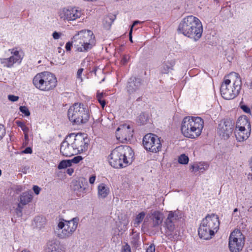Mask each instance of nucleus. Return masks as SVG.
Returning a JSON list of instances; mask_svg holds the SVG:
<instances>
[{
	"label": "nucleus",
	"instance_id": "obj_49",
	"mask_svg": "<svg viewBox=\"0 0 252 252\" xmlns=\"http://www.w3.org/2000/svg\"><path fill=\"white\" fill-rule=\"evenodd\" d=\"M95 180V176H92L89 179V182L91 184H93Z\"/></svg>",
	"mask_w": 252,
	"mask_h": 252
},
{
	"label": "nucleus",
	"instance_id": "obj_11",
	"mask_svg": "<svg viewBox=\"0 0 252 252\" xmlns=\"http://www.w3.org/2000/svg\"><path fill=\"white\" fill-rule=\"evenodd\" d=\"M72 140L71 145L74 150L76 151V154L80 153L87 150L88 143V139L82 134L71 133L68 135Z\"/></svg>",
	"mask_w": 252,
	"mask_h": 252
},
{
	"label": "nucleus",
	"instance_id": "obj_37",
	"mask_svg": "<svg viewBox=\"0 0 252 252\" xmlns=\"http://www.w3.org/2000/svg\"><path fill=\"white\" fill-rule=\"evenodd\" d=\"M20 111L26 116H29L30 115V112L27 108L25 106H20L19 108Z\"/></svg>",
	"mask_w": 252,
	"mask_h": 252
},
{
	"label": "nucleus",
	"instance_id": "obj_8",
	"mask_svg": "<svg viewBox=\"0 0 252 252\" xmlns=\"http://www.w3.org/2000/svg\"><path fill=\"white\" fill-rule=\"evenodd\" d=\"M245 238L239 230H234L230 235L229 247L231 252H239L244 247Z\"/></svg>",
	"mask_w": 252,
	"mask_h": 252
},
{
	"label": "nucleus",
	"instance_id": "obj_3",
	"mask_svg": "<svg viewBox=\"0 0 252 252\" xmlns=\"http://www.w3.org/2000/svg\"><path fill=\"white\" fill-rule=\"evenodd\" d=\"M134 154L128 146H119L115 148L110 155L109 163L115 168L127 166L132 162Z\"/></svg>",
	"mask_w": 252,
	"mask_h": 252
},
{
	"label": "nucleus",
	"instance_id": "obj_57",
	"mask_svg": "<svg viewBox=\"0 0 252 252\" xmlns=\"http://www.w3.org/2000/svg\"><path fill=\"white\" fill-rule=\"evenodd\" d=\"M250 87H251V88H252V82L251 83Z\"/></svg>",
	"mask_w": 252,
	"mask_h": 252
},
{
	"label": "nucleus",
	"instance_id": "obj_36",
	"mask_svg": "<svg viewBox=\"0 0 252 252\" xmlns=\"http://www.w3.org/2000/svg\"><path fill=\"white\" fill-rule=\"evenodd\" d=\"M16 123L19 127H20L22 128L24 133L28 132L29 128L26 126L23 122L21 121H16Z\"/></svg>",
	"mask_w": 252,
	"mask_h": 252
},
{
	"label": "nucleus",
	"instance_id": "obj_14",
	"mask_svg": "<svg viewBox=\"0 0 252 252\" xmlns=\"http://www.w3.org/2000/svg\"><path fill=\"white\" fill-rule=\"evenodd\" d=\"M127 91L130 94L139 96L142 94V81L139 78L131 77L127 85Z\"/></svg>",
	"mask_w": 252,
	"mask_h": 252
},
{
	"label": "nucleus",
	"instance_id": "obj_13",
	"mask_svg": "<svg viewBox=\"0 0 252 252\" xmlns=\"http://www.w3.org/2000/svg\"><path fill=\"white\" fill-rule=\"evenodd\" d=\"M233 125L230 120L221 121L219 125L218 132L220 136L224 139H227L232 134Z\"/></svg>",
	"mask_w": 252,
	"mask_h": 252
},
{
	"label": "nucleus",
	"instance_id": "obj_51",
	"mask_svg": "<svg viewBox=\"0 0 252 252\" xmlns=\"http://www.w3.org/2000/svg\"><path fill=\"white\" fill-rule=\"evenodd\" d=\"M22 190H23V189L21 186H17L15 188V191L17 193L21 192Z\"/></svg>",
	"mask_w": 252,
	"mask_h": 252
},
{
	"label": "nucleus",
	"instance_id": "obj_28",
	"mask_svg": "<svg viewBox=\"0 0 252 252\" xmlns=\"http://www.w3.org/2000/svg\"><path fill=\"white\" fill-rule=\"evenodd\" d=\"M109 192V189L106 187L105 185L101 183L98 186V193L102 198H105Z\"/></svg>",
	"mask_w": 252,
	"mask_h": 252
},
{
	"label": "nucleus",
	"instance_id": "obj_56",
	"mask_svg": "<svg viewBox=\"0 0 252 252\" xmlns=\"http://www.w3.org/2000/svg\"><path fill=\"white\" fill-rule=\"evenodd\" d=\"M237 211H238V209L235 208V209H234L233 212L235 213V212H237Z\"/></svg>",
	"mask_w": 252,
	"mask_h": 252
},
{
	"label": "nucleus",
	"instance_id": "obj_46",
	"mask_svg": "<svg viewBox=\"0 0 252 252\" xmlns=\"http://www.w3.org/2000/svg\"><path fill=\"white\" fill-rule=\"evenodd\" d=\"M155 246L151 245L147 249L146 252H155Z\"/></svg>",
	"mask_w": 252,
	"mask_h": 252
},
{
	"label": "nucleus",
	"instance_id": "obj_43",
	"mask_svg": "<svg viewBox=\"0 0 252 252\" xmlns=\"http://www.w3.org/2000/svg\"><path fill=\"white\" fill-rule=\"evenodd\" d=\"M122 252H131L130 247L127 243L123 246Z\"/></svg>",
	"mask_w": 252,
	"mask_h": 252
},
{
	"label": "nucleus",
	"instance_id": "obj_52",
	"mask_svg": "<svg viewBox=\"0 0 252 252\" xmlns=\"http://www.w3.org/2000/svg\"><path fill=\"white\" fill-rule=\"evenodd\" d=\"M140 22L139 21H134L133 24L132 25V26H131V28L130 29H132V28L134 26H135V25H136L138 23H140Z\"/></svg>",
	"mask_w": 252,
	"mask_h": 252
},
{
	"label": "nucleus",
	"instance_id": "obj_19",
	"mask_svg": "<svg viewBox=\"0 0 252 252\" xmlns=\"http://www.w3.org/2000/svg\"><path fill=\"white\" fill-rule=\"evenodd\" d=\"M201 222L209 227V228L213 230L215 233L219 229L220 224L219 218L217 215L214 214L211 215H208L203 219Z\"/></svg>",
	"mask_w": 252,
	"mask_h": 252
},
{
	"label": "nucleus",
	"instance_id": "obj_26",
	"mask_svg": "<svg viewBox=\"0 0 252 252\" xmlns=\"http://www.w3.org/2000/svg\"><path fill=\"white\" fill-rule=\"evenodd\" d=\"M251 129L250 122L246 116L240 117L236 123V129Z\"/></svg>",
	"mask_w": 252,
	"mask_h": 252
},
{
	"label": "nucleus",
	"instance_id": "obj_41",
	"mask_svg": "<svg viewBox=\"0 0 252 252\" xmlns=\"http://www.w3.org/2000/svg\"><path fill=\"white\" fill-rule=\"evenodd\" d=\"M8 99L11 101L15 102L19 99V96L9 94L8 95Z\"/></svg>",
	"mask_w": 252,
	"mask_h": 252
},
{
	"label": "nucleus",
	"instance_id": "obj_15",
	"mask_svg": "<svg viewBox=\"0 0 252 252\" xmlns=\"http://www.w3.org/2000/svg\"><path fill=\"white\" fill-rule=\"evenodd\" d=\"M178 216L176 212H170L168 215L167 218L165 220V225L166 231L165 235L171 238L174 235H177L175 232V227L174 224V220L177 219Z\"/></svg>",
	"mask_w": 252,
	"mask_h": 252
},
{
	"label": "nucleus",
	"instance_id": "obj_55",
	"mask_svg": "<svg viewBox=\"0 0 252 252\" xmlns=\"http://www.w3.org/2000/svg\"><path fill=\"white\" fill-rule=\"evenodd\" d=\"M250 167L251 168L252 170V157L251 158L250 161Z\"/></svg>",
	"mask_w": 252,
	"mask_h": 252
},
{
	"label": "nucleus",
	"instance_id": "obj_27",
	"mask_svg": "<svg viewBox=\"0 0 252 252\" xmlns=\"http://www.w3.org/2000/svg\"><path fill=\"white\" fill-rule=\"evenodd\" d=\"M32 199V195L31 193L25 192L22 193L20 197V203L22 205H26L30 202Z\"/></svg>",
	"mask_w": 252,
	"mask_h": 252
},
{
	"label": "nucleus",
	"instance_id": "obj_5",
	"mask_svg": "<svg viewBox=\"0 0 252 252\" xmlns=\"http://www.w3.org/2000/svg\"><path fill=\"white\" fill-rule=\"evenodd\" d=\"M204 126V121L199 117H186L181 124V131L186 137L195 138L201 133Z\"/></svg>",
	"mask_w": 252,
	"mask_h": 252
},
{
	"label": "nucleus",
	"instance_id": "obj_16",
	"mask_svg": "<svg viewBox=\"0 0 252 252\" xmlns=\"http://www.w3.org/2000/svg\"><path fill=\"white\" fill-rule=\"evenodd\" d=\"M81 12L75 8H64L60 12V17L63 20L73 21L81 16Z\"/></svg>",
	"mask_w": 252,
	"mask_h": 252
},
{
	"label": "nucleus",
	"instance_id": "obj_44",
	"mask_svg": "<svg viewBox=\"0 0 252 252\" xmlns=\"http://www.w3.org/2000/svg\"><path fill=\"white\" fill-rule=\"evenodd\" d=\"M241 108L246 113L251 114V110L249 107L245 105L241 106Z\"/></svg>",
	"mask_w": 252,
	"mask_h": 252
},
{
	"label": "nucleus",
	"instance_id": "obj_23",
	"mask_svg": "<svg viewBox=\"0 0 252 252\" xmlns=\"http://www.w3.org/2000/svg\"><path fill=\"white\" fill-rule=\"evenodd\" d=\"M163 220V215L162 213L159 211H154L151 215L152 227L154 228L158 227L161 224Z\"/></svg>",
	"mask_w": 252,
	"mask_h": 252
},
{
	"label": "nucleus",
	"instance_id": "obj_10",
	"mask_svg": "<svg viewBox=\"0 0 252 252\" xmlns=\"http://www.w3.org/2000/svg\"><path fill=\"white\" fill-rule=\"evenodd\" d=\"M145 148L153 153H157L161 149L160 140L158 136L152 133L145 135L143 138Z\"/></svg>",
	"mask_w": 252,
	"mask_h": 252
},
{
	"label": "nucleus",
	"instance_id": "obj_25",
	"mask_svg": "<svg viewBox=\"0 0 252 252\" xmlns=\"http://www.w3.org/2000/svg\"><path fill=\"white\" fill-rule=\"evenodd\" d=\"M175 62L173 60H165L162 62L161 66L160 68V72L161 74H168L169 71L173 69Z\"/></svg>",
	"mask_w": 252,
	"mask_h": 252
},
{
	"label": "nucleus",
	"instance_id": "obj_47",
	"mask_svg": "<svg viewBox=\"0 0 252 252\" xmlns=\"http://www.w3.org/2000/svg\"><path fill=\"white\" fill-rule=\"evenodd\" d=\"M61 35V33L55 32L53 33V37L55 39H58L60 38Z\"/></svg>",
	"mask_w": 252,
	"mask_h": 252
},
{
	"label": "nucleus",
	"instance_id": "obj_22",
	"mask_svg": "<svg viewBox=\"0 0 252 252\" xmlns=\"http://www.w3.org/2000/svg\"><path fill=\"white\" fill-rule=\"evenodd\" d=\"M64 246L58 242L50 241L47 244L46 252H64Z\"/></svg>",
	"mask_w": 252,
	"mask_h": 252
},
{
	"label": "nucleus",
	"instance_id": "obj_39",
	"mask_svg": "<svg viewBox=\"0 0 252 252\" xmlns=\"http://www.w3.org/2000/svg\"><path fill=\"white\" fill-rule=\"evenodd\" d=\"M83 159L82 157L80 156L75 157L71 160V163L73 162L74 163H77L79 162Z\"/></svg>",
	"mask_w": 252,
	"mask_h": 252
},
{
	"label": "nucleus",
	"instance_id": "obj_38",
	"mask_svg": "<svg viewBox=\"0 0 252 252\" xmlns=\"http://www.w3.org/2000/svg\"><path fill=\"white\" fill-rule=\"evenodd\" d=\"M5 134V129L3 125L0 124V140L3 138Z\"/></svg>",
	"mask_w": 252,
	"mask_h": 252
},
{
	"label": "nucleus",
	"instance_id": "obj_32",
	"mask_svg": "<svg viewBox=\"0 0 252 252\" xmlns=\"http://www.w3.org/2000/svg\"><path fill=\"white\" fill-rule=\"evenodd\" d=\"M148 120L147 116L144 113H141L138 117L137 122L140 125L145 124Z\"/></svg>",
	"mask_w": 252,
	"mask_h": 252
},
{
	"label": "nucleus",
	"instance_id": "obj_12",
	"mask_svg": "<svg viewBox=\"0 0 252 252\" xmlns=\"http://www.w3.org/2000/svg\"><path fill=\"white\" fill-rule=\"evenodd\" d=\"M133 132V130L129 125L126 124L121 125L116 130V138L122 143L126 142L132 137Z\"/></svg>",
	"mask_w": 252,
	"mask_h": 252
},
{
	"label": "nucleus",
	"instance_id": "obj_2",
	"mask_svg": "<svg viewBox=\"0 0 252 252\" xmlns=\"http://www.w3.org/2000/svg\"><path fill=\"white\" fill-rule=\"evenodd\" d=\"M242 81L238 73L232 72L225 76L220 87L221 96L225 99L235 98L241 89Z\"/></svg>",
	"mask_w": 252,
	"mask_h": 252
},
{
	"label": "nucleus",
	"instance_id": "obj_40",
	"mask_svg": "<svg viewBox=\"0 0 252 252\" xmlns=\"http://www.w3.org/2000/svg\"><path fill=\"white\" fill-rule=\"evenodd\" d=\"M129 59V56L128 55H124L122 60H121V63L123 64H126L128 61Z\"/></svg>",
	"mask_w": 252,
	"mask_h": 252
},
{
	"label": "nucleus",
	"instance_id": "obj_29",
	"mask_svg": "<svg viewBox=\"0 0 252 252\" xmlns=\"http://www.w3.org/2000/svg\"><path fill=\"white\" fill-rule=\"evenodd\" d=\"M145 215L146 214L145 212H141L136 216L135 219L133 220V226L134 227H137L139 226V225L143 221Z\"/></svg>",
	"mask_w": 252,
	"mask_h": 252
},
{
	"label": "nucleus",
	"instance_id": "obj_20",
	"mask_svg": "<svg viewBox=\"0 0 252 252\" xmlns=\"http://www.w3.org/2000/svg\"><path fill=\"white\" fill-rule=\"evenodd\" d=\"M198 235L200 238L204 240L210 239L212 236H214L215 232L209 227L201 223L200 227L198 228Z\"/></svg>",
	"mask_w": 252,
	"mask_h": 252
},
{
	"label": "nucleus",
	"instance_id": "obj_30",
	"mask_svg": "<svg viewBox=\"0 0 252 252\" xmlns=\"http://www.w3.org/2000/svg\"><path fill=\"white\" fill-rule=\"evenodd\" d=\"M114 19L115 18L113 16H108L106 17L103 23L104 27L107 29H109Z\"/></svg>",
	"mask_w": 252,
	"mask_h": 252
},
{
	"label": "nucleus",
	"instance_id": "obj_4",
	"mask_svg": "<svg viewBox=\"0 0 252 252\" xmlns=\"http://www.w3.org/2000/svg\"><path fill=\"white\" fill-rule=\"evenodd\" d=\"M94 35L90 31H81L77 34H75L72 38V41L68 42L65 45L66 51L71 49L72 43L77 50L80 52H86L92 49L95 45Z\"/></svg>",
	"mask_w": 252,
	"mask_h": 252
},
{
	"label": "nucleus",
	"instance_id": "obj_9",
	"mask_svg": "<svg viewBox=\"0 0 252 252\" xmlns=\"http://www.w3.org/2000/svg\"><path fill=\"white\" fill-rule=\"evenodd\" d=\"M79 219L77 218L72 219L71 220L65 221V222L60 221L58 225L62 232L58 234L59 237L63 239L70 237L77 228Z\"/></svg>",
	"mask_w": 252,
	"mask_h": 252
},
{
	"label": "nucleus",
	"instance_id": "obj_53",
	"mask_svg": "<svg viewBox=\"0 0 252 252\" xmlns=\"http://www.w3.org/2000/svg\"><path fill=\"white\" fill-rule=\"evenodd\" d=\"M132 29H130V32H129V40L132 42Z\"/></svg>",
	"mask_w": 252,
	"mask_h": 252
},
{
	"label": "nucleus",
	"instance_id": "obj_6",
	"mask_svg": "<svg viewBox=\"0 0 252 252\" xmlns=\"http://www.w3.org/2000/svg\"><path fill=\"white\" fill-rule=\"evenodd\" d=\"M33 85L42 91H49L57 86V80L53 74L44 71L37 73L33 78Z\"/></svg>",
	"mask_w": 252,
	"mask_h": 252
},
{
	"label": "nucleus",
	"instance_id": "obj_45",
	"mask_svg": "<svg viewBox=\"0 0 252 252\" xmlns=\"http://www.w3.org/2000/svg\"><path fill=\"white\" fill-rule=\"evenodd\" d=\"M33 190L36 194H38L40 192L41 189L37 186H34L33 187Z\"/></svg>",
	"mask_w": 252,
	"mask_h": 252
},
{
	"label": "nucleus",
	"instance_id": "obj_7",
	"mask_svg": "<svg viewBox=\"0 0 252 252\" xmlns=\"http://www.w3.org/2000/svg\"><path fill=\"white\" fill-rule=\"evenodd\" d=\"M68 118L73 125L86 123L89 119L88 109L81 103H75L68 110Z\"/></svg>",
	"mask_w": 252,
	"mask_h": 252
},
{
	"label": "nucleus",
	"instance_id": "obj_1",
	"mask_svg": "<svg viewBox=\"0 0 252 252\" xmlns=\"http://www.w3.org/2000/svg\"><path fill=\"white\" fill-rule=\"evenodd\" d=\"M178 30L184 35L197 41L202 36L203 28L197 18L190 15L184 18L180 23Z\"/></svg>",
	"mask_w": 252,
	"mask_h": 252
},
{
	"label": "nucleus",
	"instance_id": "obj_42",
	"mask_svg": "<svg viewBox=\"0 0 252 252\" xmlns=\"http://www.w3.org/2000/svg\"><path fill=\"white\" fill-rule=\"evenodd\" d=\"M83 70L84 69L82 68H79L77 72V78L78 79H79L81 82H82L83 81V79L82 78L81 75H82Z\"/></svg>",
	"mask_w": 252,
	"mask_h": 252
},
{
	"label": "nucleus",
	"instance_id": "obj_48",
	"mask_svg": "<svg viewBox=\"0 0 252 252\" xmlns=\"http://www.w3.org/2000/svg\"><path fill=\"white\" fill-rule=\"evenodd\" d=\"M23 153L25 154H31L32 153V149L30 147H27L23 151Z\"/></svg>",
	"mask_w": 252,
	"mask_h": 252
},
{
	"label": "nucleus",
	"instance_id": "obj_58",
	"mask_svg": "<svg viewBox=\"0 0 252 252\" xmlns=\"http://www.w3.org/2000/svg\"><path fill=\"white\" fill-rule=\"evenodd\" d=\"M1 171L0 170V176L1 175Z\"/></svg>",
	"mask_w": 252,
	"mask_h": 252
},
{
	"label": "nucleus",
	"instance_id": "obj_34",
	"mask_svg": "<svg viewBox=\"0 0 252 252\" xmlns=\"http://www.w3.org/2000/svg\"><path fill=\"white\" fill-rule=\"evenodd\" d=\"M190 169H192V171L196 172L200 171L203 172L205 170L204 167L199 165L197 164H193L191 166Z\"/></svg>",
	"mask_w": 252,
	"mask_h": 252
},
{
	"label": "nucleus",
	"instance_id": "obj_50",
	"mask_svg": "<svg viewBox=\"0 0 252 252\" xmlns=\"http://www.w3.org/2000/svg\"><path fill=\"white\" fill-rule=\"evenodd\" d=\"M73 169L72 168H70L67 169L66 172L69 175H71L73 173Z\"/></svg>",
	"mask_w": 252,
	"mask_h": 252
},
{
	"label": "nucleus",
	"instance_id": "obj_18",
	"mask_svg": "<svg viewBox=\"0 0 252 252\" xmlns=\"http://www.w3.org/2000/svg\"><path fill=\"white\" fill-rule=\"evenodd\" d=\"M72 140L70 137L67 136L65 139L62 143L60 148L61 154L63 156L70 157L77 154L76 151L71 145Z\"/></svg>",
	"mask_w": 252,
	"mask_h": 252
},
{
	"label": "nucleus",
	"instance_id": "obj_54",
	"mask_svg": "<svg viewBox=\"0 0 252 252\" xmlns=\"http://www.w3.org/2000/svg\"><path fill=\"white\" fill-rule=\"evenodd\" d=\"M25 134V138L26 140H28L29 137L28 135V132L24 133Z\"/></svg>",
	"mask_w": 252,
	"mask_h": 252
},
{
	"label": "nucleus",
	"instance_id": "obj_31",
	"mask_svg": "<svg viewBox=\"0 0 252 252\" xmlns=\"http://www.w3.org/2000/svg\"><path fill=\"white\" fill-rule=\"evenodd\" d=\"M71 166L70 160H63L58 165V168L59 169H64Z\"/></svg>",
	"mask_w": 252,
	"mask_h": 252
},
{
	"label": "nucleus",
	"instance_id": "obj_24",
	"mask_svg": "<svg viewBox=\"0 0 252 252\" xmlns=\"http://www.w3.org/2000/svg\"><path fill=\"white\" fill-rule=\"evenodd\" d=\"M251 129H235V135L237 140L240 142L247 139L250 135Z\"/></svg>",
	"mask_w": 252,
	"mask_h": 252
},
{
	"label": "nucleus",
	"instance_id": "obj_21",
	"mask_svg": "<svg viewBox=\"0 0 252 252\" xmlns=\"http://www.w3.org/2000/svg\"><path fill=\"white\" fill-rule=\"evenodd\" d=\"M86 180L84 178H82L72 182L73 189L74 191L76 193L78 196H81L83 195L85 190L84 183H85Z\"/></svg>",
	"mask_w": 252,
	"mask_h": 252
},
{
	"label": "nucleus",
	"instance_id": "obj_33",
	"mask_svg": "<svg viewBox=\"0 0 252 252\" xmlns=\"http://www.w3.org/2000/svg\"><path fill=\"white\" fill-rule=\"evenodd\" d=\"M178 162L182 164H187L189 162V158L185 154H182L178 158Z\"/></svg>",
	"mask_w": 252,
	"mask_h": 252
},
{
	"label": "nucleus",
	"instance_id": "obj_35",
	"mask_svg": "<svg viewBox=\"0 0 252 252\" xmlns=\"http://www.w3.org/2000/svg\"><path fill=\"white\" fill-rule=\"evenodd\" d=\"M97 100L99 103L100 104L102 108H104L105 105V101L103 99V93H98L96 96Z\"/></svg>",
	"mask_w": 252,
	"mask_h": 252
},
{
	"label": "nucleus",
	"instance_id": "obj_17",
	"mask_svg": "<svg viewBox=\"0 0 252 252\" xmlns=\"http://www.w3.org/2000/svg\"><path fill=\"white\" fill-rule=\"evenodd\" d=\"M12 55L8 58L0 59V63L4 66L7 67H11L14 63H20L22 60V57L19 55V51L14 50V49L9 50Z\"/></svg>",
	"mask_w": 252,
	"mask_h": 252
}]
</instances>
